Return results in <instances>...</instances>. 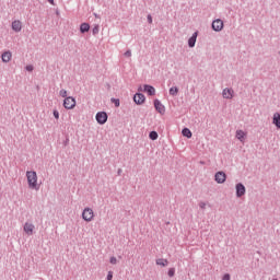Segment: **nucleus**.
Here are the masks:
<instances>
[{"label":"nucleus","instance_id":"10","mask_svg":"<svg viewBox=\"0 0 280 280\" xmlns=\"http://www.w3.org/2000/svg\"><path fill=\"white\" fill-rule=\"evenodd\" d=\"M34 229H35V225L33 223L26 222L24 225V231H25L26 235H33Z\"/></svg>","mask_w":280,"mask_h":280},{"label":"nucleus","instance_id":"27","mask_svg":"<svg viewBox=\"0 0 280 280\" xmlns=\"http://www.w3.org/2000/svg\"><path fill=\"white\" fill-rule=\"evenodd\" d=\"M110 264L115 266L117 264V258L115 256L110 257Z\"/></svg>","mask_w":280,"mask_h":280},{"label":"nucleus","instance_id":"19","mask_svg":"<svg viewBox=\"0 0 280 280\" xmlns=\"http://www.w3.org/2000/svg\"><path fill=\"white\" fill-rule=\"evenodd\" d=\"M246 133L243 130H236V138L241 141L244 140Z\"/></svg>","mask_w":280,"mask_h":280},{"label":"nucleus","instance_id":"28","mask_svg":"<svg viewBox=\"0 0 280 280\" xmlns=\"http://www.w3.org/2000/svg\"><path fill=\"white\" fill-rule=\"evenodd\" d=\"M222 280H231V275L230 273L223 275Z\"/></svg>","mask_w":280,"mask_h":280},{"label":"nucleus","instance_id":"11","mask_svg":"<svg viewBox=\"0 0 280 280\" xmlns=\"http://www.w3.org/2000/svg\"><path fill=\"white\" fill-rule=\"evenodd\" d=\"M197 37H198V32L192 33V36L188 38V47L194 48L196 46Z\"/></svg>","mask_w":280,"mask_h":280},{"label":"nucleus","instance_id":"20","mask_svg":"<svg viewBox=\"0 0 280 280\" xmlns=\"http://www.w3.org/2000/svg\"><path fill=\"white\" fill-rule=\"evenodd\" d=\"M168 94H171L172 96H176L178 94V88L173 86V88L168 89Z\"/></svg>","mask_w":280,"mask_h":280},{"label":"nucleus","instance_id":"30","mask_svg":"<svg viewBox=\"0 0 280 280\" xmlns=\"http://www.w3.org/2000/svg\"><path fill=\"white\" fill-rule=\"evenodd\" d=\"M27 71L32 72L34 70V67L32 65L26 66L25 68Z\"/></svg>","mask_w":280,"mask_h":280},{"label":"nucleus","instance_id":"12","mask_svg":"<svg viewBox=\"0 0 280 280\" xmlns=\"http://www.w3.org/2000/svg\"><path fill=\"white\" fill-rule=\"evenodd\" d=\"M234 91L232 89L225 88L223 89V98L231 100L233 98Z\"/></svg>","mask_w":280,"mask_h":280},{"label":"nucleus","instance_id":"6","mask_svg":"<svg viewBox=\"0 0 280 280\" xmlns=\"http://www.w3.org/2000/svg\"><path fill=\"white\" fill-rule=\"evenodd\" d=\"M153 106H155V110H158V113H160V115H164L166 112L165 106L161 103L160 100L155 98V101H153Z\"/></svg>","mask_w":280,"mask_h":280},{"label":"nucleus","instance_id":"1","mask_svg":"<svg viewBox=\"0 0 280 280\" xmlns=\"http://www.w3.org/2000/svg\"><path fill=\"white\" fill-rule=\"evenodd\" d=\"M26 178L30 186V189H39V186L37 185V173L35 171H27L26 172Z\"/></svg>","mask_w":280,"mask_h":280},{"label":"nucleus","instance_id":"3","mask_svg":"<svg viewBox=\"0 0 280 280\" xmlns=\"http://www.w3.org/2000/svg\"><path fill=\"white\" fill-rule=\"evenodd\" d=\"M75 105H77V101L72 96H68L63 101V106L67 109H73L75 107Z\"/></svg>","mask_w":280,"mask_h":280},{"label":"nucleus","instance_id":"25","mask_svg":"<svg viewBox=\"0 0 280 280\" xmlns=\"http://www.w3.org/2000/svg\"><path fill=\"white\" fill-rule=\"evenodd\" d=\"M59 94H60V96H62V97H65V98H67L68 96V92L65 90V89H62L60 92H59Z\"/></svg>","mask_w":280,"mask_h":280},{"label":"nucleus","instance_id":"8","mask_svg":"<svg viewBox=\"0 0 280 280\" xmlns=\"http://www.w3.org/2000/svg\"><path fill=\"white\" fill-rule=\"evenodd\" d=\"M246 194V187L244 184L238 183L236 184V198H242V196H245Z\"/></svg>","mask_w":280,"mask_h":280},{"label":"nucleus","instance_id":"37","mask_svg":"<svg viewBox=\"0 0 280 280\" xmlns=\"http://www.w3.org/2000/svg\"><path fill=\"white\" fill-rule=\"evenodd\" d=\"M121 172H122V170H121V168H119V170H118V174H121Z\"/></svg>","mask_w":280,"mask_h":280},{"label":"nucleus","instance_id":"17","mask_svg":"<svg viewBox=\"0 0 280 280\" xmlns=\"http://www.w3.org/2000/svg\"><path fill=\"white\" fill-rule=\"evenodd\" d=\"M182 135L188 139H190L192 137V132L189 128L182 129Z\"/></svg>","mask_w":280,"mask_h":280},{"label":"nucleus","instance_id":"29","mask_svg":"<svg viewBox=\"0 0 280 280\" xmlns=\"http://www.w3.org/2000/svg\"><path fill=\"white\" fill-rule=\"evenodd\" d=\"M54 116H55L56 119H59L60 114L57 109L54 110Z\"/></svg>","mask_w":280,"mask_h":280},{"label":"nucleus","instance_id":"16","mask_svg":"<svg viewBox=\"0 0 280 280\" xmlns=\"http://www.w3.org/2000/svg\"><path fill=\"white\" fill-rule=\"evenodd\" d=\"M12 30L15 31L16 33L22 31V23L21 21H14L12 22Z\"/></svg>","mask_w":280,"mask_h":280},{"label":"nucleus","instance_id":"2","mask_svg":"<svg viewBox=\"0 0 280 280\" xmlns=\"http://www.w3.org/2000/svg\"><path fill=\"white\" fill-rule=\"evenodd\" d=\"M94 215L95 214L92 208H85L83 210L82 218L85 220V222H92V220H94Z\"/></svg>","mask_w":280,"mask_h":280},{"label":"nucleus","instance_id":"7","mask_svg":"<svg viewBox=\"0 0 280 280\" xmlns=\"http://www.w3.org/2000/svg\"><path fill=\"white\" fill-rule=\"evenodd\" d=\"M96 120L100 125H104L108 120V115L106 112H98L96 114Z\"/></svg>","mask_w":280,"mask_h":280},{"label":"nucleus","instance_id":"23","mask_svg":"<svg viewBox=\"0 0 280 280\" xmlns=\"http://www.w3.org/2000/svg\"><path fill=\"white\" fill-rule=\"evenodd\" d=\"M175 272H176V269H175V268L168 269V278H174Z\"/></svg>","mask_w":280,"mask_h":280},{"label":"nucleus","instance_id":"36","mask_svg":"<svg viewBox=\"0 0 280 280\" xmlns=\"http://www.w3.org/2000/svg\"><path fill=\"white\" fill-rule=\"evenodd\" d=\"M51 4H55V1L54 0H48Z\"/></svg>","mask_w":280,"mask_h":280},{"label":"nucleus","instance_id":"14","mask_svg":"<svg viewBox=\"0 0 280 280\" xmlns=\"http://www.w3.org/2000/svg\"><path fill=\"white\" fill-rule=\"evenodd\" d=\"M1 58L4 63H8L12 59V52L8 50L2 54Z\"/></svg>","mask_w":280,"mask_h":280},{"label":"nucleus","instance_id":"26","mask_svg":"<svg viewBox=\"0 0 280 280\" xmlns=\"http://www.w3.org/2000/svg\"><path fill=\"white\" fill-rule=\"evenodd\" d=\"M206 207H207L206 202H203V201L199 202V209L205 210Z\"/></svg>","mask_w":280,"mask_h":280},{"label":"nucleus","instance_id":"4","mask_svg":"<svg viewBox=\"0 0 280 280\" xmlns=\"http://www.w3.org/2000/svg\"><path fill=\"white\" fill-rule=\"evenodd\" d=\"M224 28V22L221 19L212 21V31L221 32Z\"/></svg>","mask_w":280,"mask_h":280},{"label":"nucleus","instance_id":"5","mask_svg":"<svg viewBox=\"0 0 280 280\" xmlns=\"http://www.w3.org/2000/svg\"><path fill=\"white\" fill-rule=\"evenodd\" d=\"M214 180L219 185H223V183H225V180H226V174L223 171L217 172V174H214Z\"/></svg>","mask_w":280,"mask_h":280},{"label":"nucleus","instance_id":"22","mask_svg":"<svg viewBox=\"0 0 280 280\" xmlns=\"http://www.w3.org/2000/svg\"><path fill=\"white\" fill-rule=\"evenodd\" d=\"M110 101H112V103L115 104L116 107H119V106H120V100H119V98L113 97Z\"/></svg>","mask_w":280,"mask_h":280},{"label":"nucleus","instance_id":"33","mask_svg":"<svg viewBox=\"0 0 280 280\" xmlns=\"http://www.w3.org/2000/svg\"><path fill=\"white\" fill-rule=\"evenodd\" d=\"M131 55H132V54H131V50H127V51L125 52V56H126V57H131Z\"/></svg>","mask_w":280,"mask_h":280},{"label":"nucleus","instance_id":"18","mask_svg":"<svg viewBox=\"0 0 280 280\" xmlns=\"http://www.w3.org/2000/svg\"><path fill=\"white\" fill-rule=\"evenodd\" d=\"M90 24L89 23H82L81 24V26H80V32L82 33V34H84V33H86V32H89L90 31Z\"/></svg>","mask_w":280,"mask_h":280},{"label":"nucleus","instance_id":"32","mask_svg":"<svg viewBox=\"0 0 280 280\" xmlns=\"http://www.w3.org/2000/svg\"><path fill=\"white\" fill-rule=\"evenodd\" d=\"M148 22H149L150 24H152V22H153V19H152V15H151V14L148 15Z\"/></svg>","mask_w":280,"mask_h":280},{"label":"nucleus","instance_id":"34","mask_svg":"<svg viewBox=\"0 0 280 280\" xmlns=\"http://www.w3.org/2000/svg\"><path fill=\"white\" fill-rule=\"evenodd\" d=\"M156 265H158V266H165V264H164V262H161L160 260L156 261Z\"/></svg>","mask_w":280,"mask_h":280},{"label":"nucleus","instance_id":"38","mask_svg":"<svg viewBox=\"0 0 280 280\" xmlns=\"http://www.w3.org/2000/svg\"><path fill=\"white\" fill-rule=\"evenodd\" d=\"M272 280H278V279H272Z\"/></svg>","mask_w":280,"mask_h":280},{"label":"nucleus","instance_id":"13","mask_svg":"<svg viewBox=\"0 0 280 280\" xmlns=\"http://www.w3.org/2000/svg\"><path fill=\"white\" fill-rule=\"evenodd\" d=\"M272 124L280 129V113H275L272 116Z\"/></svg>","mask_w":280,"mask_h":280},{"label":"nucleus","instance_id":"9","mask_svg":"<svg viewBox=\"0 0 280 280\" xmlns=\"http://www.w3.org/2000/svg\"><path fill=\"white\" fill-rule=\"evenodd\" d=\"M133 101L136 102V104L141 105V104H143L145 102V96L142 93H137L133 96Z\"/></svg>","mask_w":280,"mask_h":280},{"label":"nucleus","instance_id":"24","mask_svg":"<svg viewBox=\"0 0 280 280\" xmlns=\"http://www.w3.org/2000/svg\"><path fill=\"white\" fill-rule=\"evenodd\" d=\"M93 35H97L100 33V26L95 25L94 28L92 30Z\"/></svg>","mask_w":280,"mask_h":280},{"label":"nucleus","instance_id":"21","mask_svg":"<svg viewBox=\"0 0 280 280\" xmlns=\"http://www.w3.org/2000/svg\"><path fill=\"white\" fill-rule=\"evenodd\" d=\"M151 140H156L159 138V133L156 131H151L149 135Z\"/></svg>","mask_w":280,"mask_h":280},{"label":"nucleus","instance_id":"35","mask_svg":"<svg viewBox=\"0 0 280 280\" xmlns=\"http://www.w3.org/2000/svg\"><path fill=\"white\" fill-rule=\"evenodd\" d=\"M56 14L57 16H60V11L58 9L56 10Z\"/></svg>","mask_w":280,"mask_h":280},{"label":"nucleus","instance_id":"31","mask_svg":"<svg viewBox=\"0 0 280 280\" xmlns=\"http://www.w3.org/2000/svg\"><path fill=\"white\" fill-rule=\"evenodd\" d=\"M113 271H109L108 275H107V280H113Z\"/></svg>","mask_w":280,"mask_h":280},{"label":"nucleus","instance_id":"15","mask_svg":"<svg viewBox=\"0 0 280 280\" xmlns=\"http://www.w3.org/2000/svg\"><path fill=\"white\" fill-rule=\"evenodd\" d=\"M144 92H147L150 96H153L156 93L154 86L149 85V84L144 85Z\"/></svg>","mask_w":280,"mask_h":280}]
</instances>
